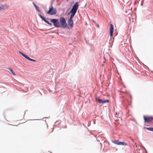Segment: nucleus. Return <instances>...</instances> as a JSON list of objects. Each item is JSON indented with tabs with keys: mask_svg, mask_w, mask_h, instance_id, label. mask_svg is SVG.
<instances>
[{
	"mask_svg": "<svg viewBox=\"0 0 153 153\" xmlns=\"http://www.w3.org/2000/svg\"><path fill=\"white\" fill-rule=\"evenodd\" d=\"M33 6H34V7H35L36 9V10L38 12H39V7L38 6H36V5L33 2Z\"/></svg>",
	"mask_w": 153,
	"mask_h": 153,
	"instance_id": "9b49d317",
	"label": "nucleus"
},
{
	"mask_svg": "<svg viewBox=\"0 0 153 153\" xmlns=\"http://www.w3.org/2000/svg\"><path fill=\"white\" fill-rule=\"evenodd\" d=\"M117 113H116V115H115V116H116V117H117Z\"/></svg>",
	"mask_w": 153,
	"mask_h": 153,
	"instance_id": "dca6fc26",
	"label": "nucleus"
},
{
	"mask_svg": "<svg viewBox=\"0 0 153 153\" xmlns=\"http://www.w3.org/2000/svg\"><path fill=\"white\" fill-rule=\"evenodd\" d=\"M112 142L113 143L118 145L126 146L127 145L125 142H120L118 140H113Z\"/></svg>",
	"mask_w": 153,
	"mask_h": 153,
	"instance_id": "423d86ee",
	"label": "nucleus"
},
{
	"mask_svg": "<svg viewBox=\"0 0 153 153\" xmlns=\"http://www.w3.org/2000/svg\"><path fill=\"white\" fill-rule=\"evenodd\" d=\"M48 25H49L50 26H51L52 25V24L51 23H49Z\"/></svg>",
	"mask_w": 153,
	"mask_h": 153,
	"instance_id": "2eb2a0df",
	"label": "nucleus"
},
{
	"mask_svg": "<svg viewBox=\"0 0 153 153\" xmlns=\"http://www.w3.org/2000/svg\"><path fill=\"white\" fill-rule=\"evenodd\" d=\"M19 52L22 56H23L26 59H27L28 60L30 61L34 62H35L36 61L35 60H34V59H33L30 58H29V57L27 56V55H25V54H24L23 53H22L21 52V51H19Z\"/></svg>",
	"mask_w": 153,
	"mask_h": 153,
	"instance_id": "6e6552de",
	"label": "nucleus"
},
{
	"mask_svg": "<svg viewBox=\"0 0 153 153\" xmlns=\"http://www.w3.org/2000/svg\"><path fill=\"white\" fill-rule=\"evenodd\" d=\"M51 22H52L54 25L56 27H60V24L59 20L57 19H51Z\"/></svg>",
	"mask_w": 153,
	"mask_h": 153,
	"instance_id": "20e7f679",
	"label": "nucleus"
},
{
	"mask_svg": "<svg viewBox=\"0 0 153 153\" xmlns=\"http://www.w3.org/2000/svg\"><path fill=\"white\" fill-rule=\"evenodd\" d=\"M95 101L97 102L100 103H105L109 102V101L108 100H102L97 98L95 99Z\"/></svg>",
	"mask_w": 153,
	"mask_h": 153,
	"instance_id": "0eeeda50",
	"label": "nucleus"
},
{
	"mask_svg": "<svg viewBox=\"0 0 153 153\" xmlns=\"http://www.w3.org/2000/svg\"><path fill=\"white\" fill-rule=\"evenodd\" d=\"M56 12V9L51 6L49 8V10L47 12V13L50 15H53L55 14Z\"/></svg>",
	"mask_w": 153,
	"mask_h": 153,
	"instance_id": "7ed1b4c3",
	"label": "nucleus"
},
{
	"mask_svg": "<svg viewBox=\"0 0 153 153\" xmlns=\"http://www.w3.org/2000/svg\"><path fill=\"white\" fill-rule=\"evenodd\" d=\"M146 128L148 130L153 131V128Z\"/></svg>",
	"mask_w": 153,
	"mask_h": 153,
	"instance_id": "ddd939ff",
	"label": "nucleus"
},
{
	"mask_svg": "<svg viewBox=\"0 0 153 153\" xmlns=\"http://www.w3.org/2000/svg\"><path fill=\"white\" fill-rule=\"evenodd\" d=\"M97 26L98 27H99V26H98V25H97Z\"/></svg>",
	"mask_w": 153,
	"mask_h": 153,
	"instance_id": "f3484780",
	"label": "nucleus"
},
{
	"mask_svg": "<svg viewBox=\"0 0 153 153\" xmlns=\"http://www.w3.org/2000/svg\"><path fill=\"white\" fill-rule=\"evenodd\" d=\"M39 16L42 19V20H43L45 22L47 23L48 24H49V22L47 21L41 15H39Z\"/></svg>",
	"mask_w": 153,
	"mask_h": 153,
	"instance_id": "9d476101",
	"label": "nucleus"
},
{
	"mask_svg": "<svg viewBox=\"0 0 153 153\" xmlns=\"http://www.w3.org/2000/svg\"><path fill=\"white\" fill-rule=\"evenodd\" d=\"M144 119L145 123H149L153 121V116H144Z\"/></svg>",
	"mask_w": 153,
	"mask_h": 153,
	"instance_id": "39448f33",
	"label": "nucleus"
},
{
	"mask_svg": "<svg viewBox=\"0 0 153 153\" xmlns=\"http://www.w3.org/2000/svg\"><path fill=\"white\" fill-rule=\"evenodd\" d=\"M4 10V9L3 8L0 7V10L2 11V10Z\"/></svg>",
	"mask_w": 153,
	"mask_h": 153,
	"instance_id": "4468645a",
	"label": "nucleus"
},
{
	"mask_svg": "<svg viewBox=\"0 0 153 153\" xmlns=\"http://www.w3.org/2000/svg\"><path fill=\"white\" fill-rule=\"evenodd\" d=\"M60 27L63 28H65L67 25L65 19L63 17H61L59 19Z\"/></svg>",
	"mask_w": 153,
	"mask_h": 153,
	"instance_id": "f03ea898",
	"label": "nucleus"
},
{
	"mask_svg": "<svg viewBox=\"0 0 153 153\" xmlns=\"http://www.w3.org/2000/svg\"><path fill=\"white\" fill-rule=\"evenodd\" d=\"M9 69L11 72L10 73H11L13 75H16L12 69L9 68Z\"/></svg>",
	"mask_w": 153,
	"mask_h": 153,
	"instance_id": "f8f14e48",
	"label": "nucleus"
},
{
	"mask_svg": "<svg viewBox=\"0 0 153 153\" xmlns=\"http://www.w3.org/2000/svg\"><path fill=\"white\" fill-rule=\"evenodd\" d=\"M114 32V27L112 24H111L110 25V33L111 36H113V34Z\"/></svg>",
	"mask_w": 153,
	"mask_h": 153,
	"instance_id": "1a4fd4ad",
	"label": "nucleus"
},
{
	"mask_svg": "<svg viewBox=\"0 0 153 153\" xmlns=\"http://www.w3.org/2000/svg\"><path fill=\"white\" fill-rule=\"evenodd\" d=\"M79 5V3L78 2H76L72 8L70 12L71 13V16L70 19L68 20V26L71 28L74 26V22L72 19L74 17L75 14L77 10L78 9Z\"/></svg>",
	"mask_w": 153,
	"mask_h": 153,
	"instance_id": "f257e3e1",
	"label": "nucleus"
}]
</instances>
